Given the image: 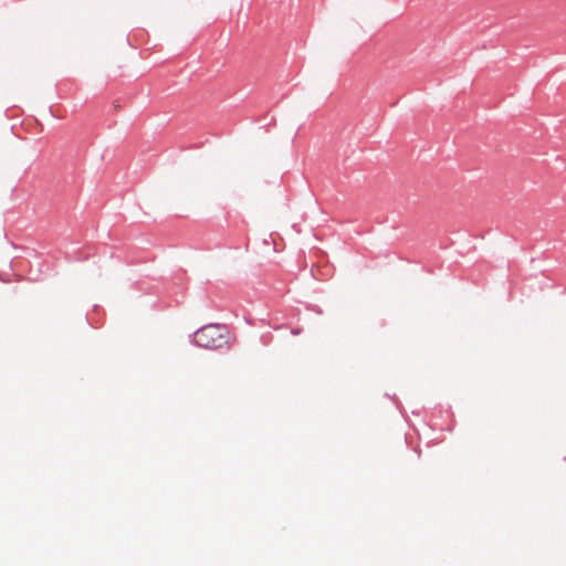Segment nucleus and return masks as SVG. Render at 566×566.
I'll use <instances>...</instances> for the list:
<instances>
[{"instance_id": "1", "label": "nucleus", "mask_w": 566, "mask_h": 566, "mask_svg": "<svg viewBox=\"0 0 566 566\" xmlns=\"http://www.w3.org/2000/svg\"><path fill=\"white\" fill-rule=\"evenodd\" d=\"M195 343L207 349H217L227 344L226 327L210 324L195 333Z\"/></svg>"}, {"instance_id": "2", "label": "nucleus", "mask_w": 566, "mask_h": 566, "mask_svg": "<svg viewBox=\"0 0 566 566\" xmlns=\"http://www.w3.org/2000/svg\"><path fill=\"white\" fill-rule=\"evenodd\" d=\"M51 116H53V117H57V118H60V117H61L60 115L53 114L52 112H51Z\"/></svg>"}]
</instances>
